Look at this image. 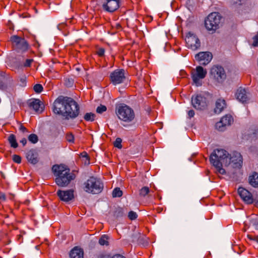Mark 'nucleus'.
<instances>
[{"label": "nucleus", "mask_w": 258, "mask_h": 258, "mask_svg": "<svg viewBox=\"0 0 258 258\" xmlns=\"http://www.w3.org/2000/svg\"><path fill=\"white\" fill-rule=\"evenodd\" d=\"M235 96L237 99L242 103L246 102L249 99V94L244 88L241 87L237 89Z\"/></svg>", "instance_id": "6ab92c4d"}, {"label": "nucleus", "mask_w": 258, "mask_h": 258, "mask_svg": "<svg viewBox=\"0 0 258 258\" xmlns=\"http://www.w3.org/2000/svg\"><path fill=\"white\" fill-rule=\"evenodd\" d=\"M70 255L71 258H84V251L82 249L75 247L71 251Z\"/></svg>", "instance_id": "5701e85b"}, {"label": "nucleus", "mask_w": 258, "mask_h": 258, "mask_svg": "<svg viewBox=\"0 0 258 258\" xmlns=\"http://www.w3.org/2000/svg\"><path fill=\"white\" fill-rule=\"evenodd\" d=\"M141 234V233L138 231H134L131 235V241L133 243H137Z\"/></svg>", "instance_id": "c85d7f7f"}, {"label": "nucleus", "mask_w": 258, "mask_h": 258, "mask_svg": "<svg viewBox=\"0 0 258 258\" xmlns=\"http://www.w3.org/2000/svg\"><path fill=\"white\" fill-rule=\"evenodd\" d=\"M98 258H112V257L109 255H100Z\"/></svg>", "instance_id": "8fccbe9b"}, {"label": "nucleus", "mask_w": 258, "mask_h": 258, "mask_svg": "<svg viewBox=\"0 0 258 258\" xmlns=\"http://www.w3.org/2000/svg\"><path fill=\"white\" fill-rule=\"evenodd\" d=\"M122 195V191L118 187L115 188L112 191L113 197H120Z\"/></svg>", "instance_id": "2f4dec72"}, {"label": "nucleus", "mask_w": 258, "mask_h": 258, "mask_svg": "<svg viewBox=\"0 0 258 258\" xmlns=\"http://www.w3.org/2000/svg\"><path fill=\"white\" fill-rule=\"evenodd\" d=\"M211 79L218 82H223L226 78L225 71L223 67L219 66H214L210 70Z\"/></svg>", "instance_id": "0eeeda50"}, {"label": "nucleus", "mask_w": 258, "mask_h": 258, "mask_svg": "<svg viewBox=\"0 0 258 258\" xmlns=\"http://www.w3.org/2000/svg\"><path fill=\"white\" fill-rule=\"evenodd\" d=\"M82 156L83 158H85L86 160H87L88 164L89 163V158L87 153L84 152L82 153Z\"/></svg>", "instance_id": "c03bdc74"}, {"label": "nucleus", "mask_w": 258, "mask_h": 258, "mask_svg": "<svg viewBox=\"0 0 258 258\" xmlns=\"http://www.w3.org/2000/svg\"><path fill=\"white\" fill-rule=\"evenodd\" d=\"M79 105L73 98L63 96H59L53 104V112L68 119L77 117L79 114Z\"/></svg>", "instance_id": "f257e3e1"}, {"label": "nucleus", "mask_w": 258, "mask_h": 258, "mask_svg": "<svg viewBox=\"0 0 258 258\" xmlns=\"http://www.w3.org/2000/svg\"><path fill=\"white\" fill-rule=\"evenodd\" d=\"M13 161L17 163H20L21 162V157L18 155H14L13 156Z\"/></svg>", "instance_id": "58836bf2"}, {"label": "nucleus", "mask_w": 258, "mask_h": 258, "mask_svg": "<svg viewBox=\"0 0 258 258\" xmlns=\"http://www.w3.org/2000/svg\"><path fill=\"white\" fill-rule=\"evenodd\" d=\"M229 164H233L234 168H240L242 165L243 159L241 154L237 152H233L229 157Z\"/></svg>", "instance_id": "4468645a"}, {"label": "nucleus", "mask_w": 258, "mask_h": 258, "mask_svg": "<svg viewBox=\"0 0 258 258\" xmlns=\"http://www.w3.org/2000/svg\"><path fill=\"white\" fill-rule=\"evenodd\" d=\"M110 78L114 85L121 83L125 79L124 71L123 70H116L111 73Z\"/></svg>", "instance_id": "ddd939ff"}, {"label": "nucleus", "mask_w": 258, "mask_h": 258, "mask_svg": "<svg viewBox=\"0 0 258 258\" xmlns=\"http://www.w3.org/2000/svg\"><path fill=\"white\" fill-rule=\"evenodd\" d=\"M251 223L255 226V228L258 229V223H256L255 221H252Z\"/></svg>", "instance_id": "864d4df0"}, {"label": "nucleus", "mask_w": 258, "mask_h": 258, "mask_svg": "<svg viewBox=\"0 0 258 258\" xmlns=\"http://www.w3.org/2000/svg\"><path fill=\"white\" fill-rule=\"evenodd\" d=\"M229 154L223 149L215 150L210 157V162L215 167L216 172L222 175L225 174V170L222 167L229 165Z\"/></svg>", "instance_id": "7ed1b4c3"}, {"label": "nucleus", "mask_w": 258, "mask_h": 258, "mask_svg": "<svg viewBox=\"0 0 258 258\" xmlns=\"http://www.w3.org/2000/svg\"><path fill=\"white\" fill-rule=\"evenodd\" d=\"M29 106L36 112H41L43 110V105L38 99H34L30 101Z\"/></svg>", "instance_id": "412c9836"}, {"label": "nucleus", "mask_w": 258, "mask_h": 258, "mask_svg": "<svg viewBox=\"0 0 258 258\" xmlns=\"http://www.w3.org/2000/svg\"><path fill=\"white\" fill-rule=\"evenodd\" d=\"M213 55L210 52H201L197 54L195 58L202 65L206 66L212 60Z\"/></svg>", "instance_id": "2eb2a0df"}, {"label": "nucleus", "mask_w": 258, "mask_h": 258, "mask_svg": "<svg viewBox=\"0 0 258 258\" xmlns=\"http://www.w3.org/2000/svg\"><path fill=\"white\" fill-rule=\"evenodd\" d=\"M188 115L189 116V117H192L195 115V112L193 110H190L188 112Z\"/></svg>", "instance_id": "49530a36"}, {"label": "nucleus", "mask_w": 258, "mask_h": 258, "mask_svg": "<svg viewBox=\"0 0 258 258\" xmlns=\"http://www.w3.org/2000/svg\"><path fill=\"white\" fill-rule=\"evenodd\" d=\"M104 52H105V50H104V48H99L97 51V53L100 56H102L104 55Z\"/></svg>", "instance_id": "79ce46f5"}, {"label": "nucleus", "mask_w": 258, "mask_h": 258, "mask_svg": "<svg viewBox=\"0 0 258 258\" xmlns=\"http://www.w3.org/2000/svg\"><path fill=\"white\" fill-rule=\"evenodd\" d=\"M221 17L217 13H212L205 20V26L208 30H216L219 27Z\"/></svg>", "instance_id": "423d86ee"}, {"label": "nucleus", "mask_w": 258, "mask_h": 258, "mask_svg": "<svg viewBox=\"0 0 258 258\" xmlns=\"http://www.w3.org/2000/svg\"><path fill=\"white\" fill-rule=\"evenodd\" d=\"M252 46L256 47L258 46V33L253 37Z\"/></svg>", "instance_id": "ea45409f"}, {"label": "nucleus", "mask_w": 258, "mask_h": 258, "mask_svg": "<svg viewBox=\"0 0 258 258\" xmlns=\"http://www.w3.org/2000/svg\"><path fill=\"white\" fill-rule=\"evenodd\" d=\"M150 192V189L147 186H144L142 187L139 191V195L141 197H145Z\"/></svg>", "instance_id": "c756f323"}, {"label": "nucleus", "mask_w": 258, "mask_h": 258, "mask_svg": "<svg viewBox=\"0 0 258 258\" xmlns=\"http://www.w3.org/2000/svg\"><path fill=\"white\" fill-rule=\"evenodd\" d=\"M19 130L23 133L27 132L26 128L24 126H23L22 124H20V125L19 126Z\"/></svg>", "instance_id": "a18cd8bd"}, {"label": "nucleus", "mask_w": 258, "mask_h": 258, "mask_svg": "<svg viewBox=\"0 0 258 258\" xmlns=\"http://www.w3.org/2000/svg\"><path fill=\"white\" fill-rule=\"evenodd\" d=\"M123 215V209L121 208L118 207L115 209L113 211V216L116 217H120Z\"/></svg>", "instance_id": "cd10ccee"}, {"label": "nucleus", "mask_w": 258, "mask_h": 258, "mask_svg": "<svg viewBox=\"0 0 258 258\" xmlns=\"http://www.w3.org/2000/svg\"><path fill=\"white\" fill-rule=\"evenodd\" d=\"M121 142L122 140L119 138H117L114 143V146L118 149H121L122 148Z\"/></svg>", "instance_id": "72a5a7b5"}, {"label": "nucleus", "mask_w": 258, "mask_h": 258, "mask_svg": "<svg viewBox=\"0 0 258 258\" xmlns=\"http://www.w3.org/2000/svg\"><path fill=\"white\" fill-rule=\"evenodd\" d=\"M120 0H106L102 5L104 10L108 12H113L119 7Z\"/></svg>", "instance_id": "dca6fc26"}, {"label": "nucleus", "mask_w": 258, "mask_h": 258, "mask_svg": "<svg viewBox=\"0 0 258 258\" xmlns=\"http://www.w3.org/2000/svg\"><path fill=\"white\" fill-rule=\"evenodd\" d=\"M8 141L11 146L14 148H16L18 146V144L16 141V138L14 134H11L8 137Z\"/></svg>", "instance_id": "393cba45"}, {"label": "nucleus", "mask_w": 258, "mask_h": 258, "mask_svg": "<svg viewBox=\"0 0 258 258\" xmlns=\"http://www.w3.org/2000/svg\"><path fill=\"white\" fill-rule=\"evenodd\" d=\"M106 107L103 105H100L96 109V112L98 113H102L106 110Z\"/></svg>", "instance_id": "c9c22d12"}, {"label": "nucleus", "mask_w": 258, "mask_h": 258, "mask_svg": "<svg viewBox=\"0 0 258 258\" xmlns=\"http://www.w3.org/2000/svg\"><path fill=\"white\" fill-rule=\"evenodd\" d=\"M253 203L255 206L258 208V200H254Z\"/></svg>", "instance_id": "5fc2aeb1"}, {"label": "nucleus", "mask_w": 258, "mask_h": 258, "mask_svg": "<svg viewBox=\"0 0 258 258\" xmlns=\"http://www.w3.org/2000/svg\"><path fill=\"white\" fill-rule=\"evenodd\" d=\"M137 243L142 245L143 246H146L148 244V239L145 235L141 234Z\"/></svg>", "instance_id": "a878e982"}, {"label": "nucleus", "mask_w": 258, "mask_h": 258, "mask_svg": "<svg viewBox=\"0 0 258 258\" xmlns=\"http://www.w3.org/2000/svg\"><path fill=\"white\" fill-rule=\"evenodd\" d=\"M116 114L120 119L125 122L132 121L135 118L134 110L126 105L119 106Z\"/></svg>", "instance_id": "39448f33"}, {"label": "nucleus", "mask_w": 258, "mask_h": 258, "mask_svg": "<svg viewBox=\"0 0 258 258\" xmlns=\"http://www.w3.org/2000/svg\"><path fill=\"white\" fill-rule=\"evenodd\" d=\"M66 139L69 142L73 143L74 140V135L72 133L67 134L66 135Z\"/></svg>", "instance_id": "4c0bfd02"}, {"label": "nucleus", "mask_w": 258, "mask_h": 258, "mask_svg": "<svg viewBox=\"0 0 258 258\" xmlns=\"http://www.w3.org/2000/svg\"><path fill=\"white\" fill-rule=\"evenodd\" d=\"M11 40L14 48L18 51H25L28 48V44L24 38L14 35L11 37Z\"/></svg>", "instance_id": "6e6552de"}, {"label": "nucleus", "mask_w": 258, "mask_h": 258, "mask_svg": "<svg viewBox=\"0 0 258 258\" xmlns=\"http://www.w3.org/2000/svg\"><path fill=\"white\" fill-rule=\"evenodd\" d=\"M193 107L197 109H204L208 104L207 98L201 94H197L191 98Z\"/></svg>", "instance_id": "9d476101"}, {"label": "nucleus", "mask_w": 258, "mask_h": 258, "mask_svg": "<svg viewBox=\"0 0 258 258\" xmlns=\"http://www.w3.org/2000/svg\"><path fill=\"white\" fill-rule=\"evenodd\" d=\"M185 41L187 47L192 50H196L200 46V40L196 35L191 32L187 34Z\"/></svg>", "instance_id": "9b49d317"}, {"label": "nucleus", "mask_w": 258, "mask_h": 258, "mask_svg": "<svg viewBox=\"0 0 258 258\" xmlns=\"http://www.w3.org/2000/svg\"><path fill=\"white\" fill-rule=\"evenodd\" d=\"M83 189L88 193L98 194L103 190V184L99 179L92 176L84 182Z\"/></svg>", "instance_id": "20e7f679"}, {"label": "nucleus", "mask_w": 258, "mask_h": 258, "mask_svg": "<svg viewBox=\"0 0 258 258\" xmlns=\"http://www.w3.org/2000/svg\"><path fill=\"white\" fill-rule=\"evenodd\" d=\"M52 170L55 177L56 184L60 187L68 186L76 177L74 173L70 172V169L65 165H54Z\"/></svg>", "instance_id": "f03ea898"}, {"label": "nucleus", "mask_w": 258, "mask_h": 258, "mask_svg": "<svg viewBox=\"0 0 258 258\" xmlns=\"http://www.w3.org/2000/svg\"><path fill=\"white\" fill-rule=\"evenodd\" d=\"M128 217L129 219L132 220H135L137 218V214L134 211H130L128 213Z\"/></svg>", "instance_id": "e433bc0d"}, {"label": "nucleus", "mask_w": 258, "mask_h": 258, "mask_svg": "<svg viewBox=\"0 0 258 258\" xmlns=\"http://www.w3.org/2000/svg\"><path fill=\"white\" fill-rule=\"evenodd\" d=\"M248 238L252 240L256 241L257 243H258V235L257 236H252V235H248Z\"/></svg>", "instance_id": "37998d69"}, {"label": "nucleus", "mask_w": 258, "mask_h": 258, "mask_svg": "<svg viewBox=\"0 0 258 258\" xmlns=\"http://www.w3.org/2000/svg\"><path fill=\"white\" fill-rule=\"evenodd\" d=\"M95 114L90 112L87 113L85 114L84 118L86 121H93L94 120Z\"/></svg>", "instance_id": "7c9ffc66"}, {"label": "nucleus", "mask_w": 258, "mask_h": 258, "mask_svg": "<svg viewBox=\"0 0 258 258\" xmlns=\"http://www.w3.org/2000/svg\"><path fill=\"white\" fill-rule=\"evenodd\" d=\"M5 88V84L3 82H0V89H4Z\"/></svg>", "instance_id": "603ef678"}, {"label": "nucleus", "mask_w": 258, "mask_h": 258, "mask_svg": "<svg viewBox=\"0 0 258 258\" xmlns=\"http://www.w3.org/2000/svg\"><path fill=\"white\" fill-rule=\"evenodd\" d=\"M108 237L106 235H102L99 240V243L101 245H108Z\"/></svg>", "instance_id": "bb28decb"}, {"label": "nucleus", "mask_w": 258, "mask_h": 258, "mask_svg": "<svg viewBox=\"0 0 258 258\" xmlns=\"http://www.w3.org/2000/svg\"><path fill=\"white\" fill-rule=\"evenodd\" d=\"M38 155L35 150L31 149L28 151L26 153V158L27 160L33 164H36L38 163Z\"/></svg>", "instance_id": "aec40b11"}, {"label": "nucleus", "mask_w": 258, "mask_h": 258, "mask_svg": "<svg viewBox=\"0 0 258 258\" xmlns=\"http://www.w3.org/2000/svg\"><path fill=\"white\" fill-rule=\"evenodd\" d=\"M226 107V102L224 99H219L215 103L214 112L217 114L220 113Z\"/></svg>", "instance_id": "4be33fe9"}, {"label": "nucleus", "mask_w": 258, "mask_h": 258, "mask_svg": "<svg viewBox=\"0 0 258 258\" xmlns=\"http://www.w3.org/2000/svg\"><path fill=\"white\" fill-rule=\"evenodd\" d=\"M0 200L4 201L6 200V195L4 194H0Z\"/></svg>", "instance_id": "09e8293b"}, {"label": "nucleus", "mask_w": 258, "mask_h": 258, "mask_svg": "<svg viewBox=\"0 0 258 258\" xmlns=\"http://www.w3.org/2000/svg\"><path fill=\"white\" fill-rule=\"evenodd\" d=\"M112 258H125L123 256L120 254H115L113 255Z\"/></svg>", "instance_id": "3c124183"}, {"label": "nucleus", "mask_w": 258, "mask_h": 258, "mask_svg": "<svg viewBox=\"0 0 258 258\" xmlns=\"http://www.w3.org/2000/svg\"><path fill=\"white\" fill-rule=\"evenodd\" d=\"M33 61V59H27L26 60L23 65L25 67H29L31 66V64Z\"/></svg>", "instance_id": "a19ab883"}, {"label": "nucleus", "mask_w": 258, "mask_h": 258, "mask_svg": "<svg viewBox=\"0 0 258 258\" xmlns=\"http://www.w3.org/2000/svg\"><path fill=\"white\" fill-rule=\"evenodd\" d=\"M33 89L35 92L39 93L42 91L43 87L41 85L39 84H37L35 85H34Z\"/></svg>", "instance_id": "f704fd0d"}, {"label": "nucleus", "mask_w": 258, "mask_h": 258, "mask_svg": "<svg viewBox=\"0 0 258 258\" xmlns=\"http://www.w3.org/2000/svg\"><path fill=\"white\" fill-rule=\"evenodd\" d=\"M238 193L242 200L247 204L253 203L252 194L248 190L243 187H239L238 189Z\"/></svg>", "instance_id": "f3484780"}, {"label": "nucleus", "mask_w": 258, "mask_h": 258, "mask_svg": "<svg viewBox=\"0 0 258 258\" xmlns=\"http://www.w3.org/2000/svg\"><path fill=\"white\" fill-rule=\"evenodd\" d=\"M233 122V118L230 114H226L216 124V128L219 131H223L225 129V127L230 125Z\"/></svg>", "instance_id": "f8f14e48"}, {"label": "nucleus", "mask_w": 258, "mask_h": 258, "mask_svg": "<svg viewBox=\"0 0 258 258\" xmlns=\"http://www.w3.org/2000/svg\"><path fill=\"white\" fill-rule=\"evenodd\" d=\"M248 181L250 185L254 187H258V173L253 172L249 176Z\"/></svg>", "instance_id": "b1692460"}, {"label": "nucleus", "mask_w": 258, "mask_h": 258, "mask_svg": "<svg viewBox=\"0 0 258 258\" xmlns=\"http://www.w3.org/2000/svg\"><path fill=\"white\" fill-rule=\"evenodd\" d=\"M57 195L61 201L65 202H68L74 198V190L72 189L67 190H58L57 191Z\"/></svg>", "instance_id": "a211bd4d"}, {"label": "nucleus", "mask_w": 258, "mask_h": 258, "mask_svg": "<svg viewBox=\"0 0 258 258\" xmlns=\"http://www.w3.org/2000/svg\"><path fill=\"white\" fill-rule=\"evenodd\" d=\"M207 73L206 70H204L201 66H198L196 70H192L191 75L194 83L198 86H201L202 83L200 80L206 77Z\"/></svg>", "instance_id": "1a4fd4ad"}, {"label": "nucleus", "mask_w": 258, "mask_h": 258, "mask_svg": "<svg viewBox=\"0 0 258 258\" xmlns=\"http://www.w3.org/2000/svg\"><path fill=\"white\" fill-rule=\"evenodd\" d=\"M28 140L33 144H35L38 142V137L35 134H31L28 137Z\"/></svg>", "instance_id": "473e14b6"}, {"label": "nucleus", "mask_w": 258, "mask_h": 258, "mask_svg": "<svg viewBox=\"0 0 258 258\" xmlns=\"http://www.w3.org/2000/svg\"><path fill=\"white\" fill-rule=\"evenodd\" d=\"M27 142L26 138H23L20 141V143H22L23 146H25Z\"/></svg>", "instance_id": "de8ad7c7"}]
</instances>
